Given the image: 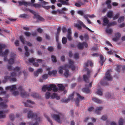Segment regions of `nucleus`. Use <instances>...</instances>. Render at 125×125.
I'll list each match as a JSON object with an SVG mask.
<instances>
[{
    "mask_svg": "<svg viewBox=\"0 0 125 125\" xmlns=\"http://www.w3.org/2000/svg\"><path fill=\"white\" fill-rule=\"evenodd\" d=\"M61 31V28L60 27H59L58 28L57 30V32L56 33V34L59 35V33Z\"/></svg>",
    "mask_w": 125,
    "mask_h": 125,
    "instance_id": "61",
    "label": "nucleus"
},
{
    "mask_svg": "<svg viewBox=\"0 0 125 125\" xmlns=\"http://www.w3.org/2000/svg\"><path fill=\"white\" fill-rule=\"evenodd\" d=\"M77 47L79 49H83V43L79 42L77 45Z\"/></svg>",
    "mask_w": 125,
    "mask_h": 125,
    "instance_id": "26",
    "label": "nucleus"
},
{
    "mask_svg": "<svg viewBox=\"0 0 125 125\" xmlns=\"http://www.w3.org/2000/svg\"><path fill=\"white\" fill-rule=\"evenodd\" d=\"M83 16V17L86 20L88 19V17H89V14H84Z\"/></svg>",
    "mask_w": 125,
    "mask_h": 125,
    "instance_id": "60",
    "label": "nucleus"
},
{
    "mask_svg": "<svg viewBox=\"0 0 125 125\" xmlns=\"http://www.w3.org/2000/svg\"><path fill=\"white\" fill-rule=\"evenodd\" d=\"M103 24L104 26L107 25V26L108 24L109 23V21L107 17H105L103 18Z\"/></svg>",
    "mask_w": 125,
    "mask_h": 125,
    "instance_id": "14",
    "label": "nucleus"
},
{
    "mask_svg": "<svg viewBox=\"0 0 125 125\" xmlns=\"http://www.w3.org/2000/svg\"><path fill=\"white\" fill-rule=\"evenodd\" d=\"M79 23L80 24L82 25L83 26V27L85 28L86 29L88 30L89 31H91V30H90V29L88 28V27H87L82 22L80 21L79 22Z\"/></svg>",
    "mask_w": 125,
    "mask_h": 125,
    "instance_id": "33",
    "label": "nucleus"
},
{
    "mask_svg": "<svg viewBox=\"0 0 125 125\" xmlns=\"http://www.w3.org/2000/svg\"><path fill=\"white\" fill-rule=\"evenodd\" d=\"M124 16L120 18L118 20V21L119 22H121L124 21Z\"/></svg>",
    "mask_w": 125,
    "mask_h": 125,
    "instance_id": "46",
    "label": "nucleus"
},
{
    "mask_svg": "<svg viewBox=\"0 0 125 125\" xmlns=\"http://www.w3.org/2000/svg\"><path fill=\"white\" fill-rule=\"evenodd\" d=\"M69 64H65V65L66 67H68L69 68H71L72 70L73 71L75 69V67L74 65V62L71 60L69 61Z\"/></svg>",
    "mask_w": 125,
    "mask_h": 125,
    "instance_id": "5",
    "label": "nucleus"
},
{
    "mask_svg": "<svg viewBox=\"0 0 125 125\" xmlns=\"http://www.w3.org/2000/svg\"><path fill=\"white\" fill-rule=\"evenodd\" d=\"M65 67L63 66H61L59 67V73L60 74H62L63 73V70H65Z\"/></svg>",
    "mask_w": 125,
    "mask_h": 125,
    "instance_id": "19",
    "label": "nucleus"
},
{
    "mask_svg": "<svg viewBox=\"0 0 125 125\" xmlns=\"http://www.w3.org/2000/svg\"><path fill=\"white\" fill-rule=\"evenodd\" d=\"M31 96L34 98H37L39 97L38 94L35 92H32L31 93Z\"/></svg>",
    "mask_w": 125,
    "mask_h": 125,
    "instance_id": "28",
    "label": "nucleus"
},
{
    "mask_svg": "<svg viewBox=\"0 0 125 125\" xmlns=\"http://www.w3.org/2000/svg\"><path fill=\"white\" fill-rule=\"evenodd\" d=\"M77 97L75 103L76 105L77 106H79V103L80 101H82L84 99V97L81 96L80 94L78 93H77Z\"/></svg>",
    "mask_w": 125,
    "mask_h": 125,
    "instance_id": "7",
    "label": "nucleus"
},
{
    "mask_svg": "<svg viewBox=\"0 0 125 125\" xmlns=\"http://www.w3.org/2000/svg\"><path fill=\"white\" fill-rule=\"evenodd\" d=\"M83 5V3L81 2H80L79 3H75V5L78 7H80L81 5Z\"/></svg>",
    "mask_w": 125,
    "mask_h": 125,
    "instance_id": "43",
    "label": "nucleus"
},
{
    "mask_svg": "<svg viewBox=\"0 0 125 125\" xmlns=\"http://www.w3.org/2000/svg\"><path fill=\"white\" fill-rule=\"evenodd\" d=\"M105 31L106 33L111 34L112 33L113 30L111 29H106Z\"/></svg>",
    "mask_w": 125,
    "mask_h": 125,
    "instance_id": "29",
    "label": "nucleus"
},
{
    "mask_svg": "<svg viewBox=\"0 0 125 125\" xmlns=\"http://www.w3.org/2000/svg\"><path fill=\"white\" fill-rule=\"evenodd\" d=\"M10 118L11 120L12 121H13L14 119V115L13 114H11L10 115Z\"/></svg>",
    "mask_w": 125,
    "mask_h": 125,
    "instance_id": "53",
    "label": "nucleus"
},
{
    "mask_svg": "<svg viewBox=\"0 0 125 125\" xmlns=\"http://www.w3.org/2000/svg\"><path fill=\"white\" fill-rule=\"evenodd\" d=\"M50 93L49 92H47L45 94V97L47 99H49L50 97Z\"/></svg>",
    "mask_w": 125,
    "mask_h": 125,
    "instance_id": "45",
    "label": "nucleus"
},
{
    "mask_svg": "<svg viewBox=\"0 0 125 125\" xmlns=\"http://www.w3.org/2000/svg\"><path fill=\"white\" fill-rule=\"evenodd\" d=\"M51 58L52 61L53 62H57V60L55 56L53 55H51Z\"/></svg>",
    "mask_w": 125,
    "mask_h": 125,
    "instance_id": "30",
    "label": "nucleus"
},
{
    "mask_svg": "<svg viewBox=\"0 0 125 125\" xmlns=\"http://www.w3.org/2000/svg\"><path fill=\"white\" fill-rule=\"evenodd\" d=\"M20 70V68L19 67L17 66L13 68V70L16 72H19Z\"/></svg>",
    "mask_w": 125,
    "mask_h": 125,
    "instance_id": "52",
    "label": "nucleus"
},
{
    "mask_svg": "<svg viewBox=\"0 0 125 125\" xmlns=\"http://www.w3.org/2000/svg\"><path fill=\"white\" fill-rule=\"evenodd\" d=\"M10 76H6L4 77V79L2 81V82L3 83H5L7 80H9V79H10Z\"/></svg>",
    "mask_w": 125,
    "mask_h": 125,
    "instance_id": "32",
    "label": "nucleus"
},
{
    "mask_svg": "<svg viewBox=\"0 0 125 125\" xmlns=\"http://www.w3.org/2000/svg\"><path fill=\"white\" fill-rule=\"evenodd\" d=\"M65 70V72L64 73V76L67 78L68 77L69 75V70L68 69H66Z\"/></svg>",
    "mask_w": 125,
    "mask_h": 125,
    "instance_id": "27",
    "label": "nucleus"
},
{
    "mask_svg": "<svg viewBox=\"0 0 125 125\" xmlns=\"http://www.w3.org/2000/svg\"><path fill=\"white\" fill-rule=\"evenodd\" d=\"M35 59L34 58H30L29 60V61L30 62H35Z\"/></svg>",
    "mask_w": 125,
    "mask_h": 125,
    "instance_id": "54",
    "label": "nucleus"
},
{
    "mask_svg": "<svg viewBox=\"0 0 125 125\" xmlns=\"http://www.w3.org/2000/svg\"><path fill=\"white\" fill-rule=\"evenodd\" d=\"M67 37L69 41H71L72 40V39L71 35L68 34L67 35Z\"/></svg>",
    "mask_w": 125,
    "mask_h": 125,
    "instance_id": "62",
    "label": "nucleus"
},
{
    "mask_svg": "<svg viewBox=\"0 0 125 125\" xmlns=\"http://www.w3.org/2000/svg\"><path fill=\"white\" fill-rule=\"evenodd\" d=\"M18 90L20 92L21 95L22 97H25L29 95V94L26 92L21 86L19 87Z\"/></svg>",
    "mask_w": 125,
    "mask_h": 125,
    "instance_id": "4",
    "label": "nucleus"
},
{
    "mask_svg": "<svg viewBox=\"0 0 125 125\" xmlns=\"http://www.w3.org/2000/svg\"><path fill=\"white\" fill-rule=\"evenodd\" d=\"M103 90L101 89H98L97 91L96 92L97 94L101 96L102 95Z\"/></svg>",
    "mask_w": 125,
    "mask_h": 125,
    "instance_id": "36",
    "label": "nucleus"
},
{
    "mask_svg": "<svg viewBox=\"0 0 125 125\" xmlns=\"http://www.w3.org/2000/svg\"><path fill=\"white\" fill-rule=\"evenodd\" d=\"M48 50L50 52H52L54 50V49L52 46H49L48 48Z\"/></svg>",
    "mask_w": 125,
    "mask_h": 125,
    "instance_id": "51",
    "label": "nucleus"
},
{
    "mask_svg": "<svg viewBox=\"0 0 125 125\" xmlns=\"http://www.w3.org/2000/svg\"><path fill=\"white\" fill-rule=\"evenodd\" d=\"M28 118H31L36 120V122L38 123L41 121L42 118L40 117H38L37 113H33L31 111H30L28 114Z\"/></svg>",
    "mask_w": 125,
    "mask_h": 125,
    "instance_id": "2",
    "label": "nucleus"
},
{
    "mask_svg": "<svg viewBox=\"0 0 125 125\" xmlns=\"http://www.w3.org/2000/svg\"><path fill=\"white\" fill-rule=\"evenodd\" d=\"M7 107V105L6 103H5L3 102L0 103V107H1L3 108H6Z\"/></svg>",
    "mask_w": 125,
    "mask_h": 125,
    "instance_id": "34",
    "label": "nucleus"
},
{
    "mask_svg": "<svg viewBox=\"0 0 125 125\" xmlns=\"http://www.w3.org/2000/svg\"><path fill=\"white\" fill-rule=\"evenodd\" d=\"M34 16L35 18L37 19L39 21H43L44 20V19L42 17L37 14H34Z\"/></svg>",
    "mask_w": 125,
    "mask_h": 125,
    "instance_id": "16",
    "label": "nucleus"
},
{
    "mask_svg": "<svg viewBox=\"0 0 125 125\" xmlns=\"http://www.w3.org/2000/svg\"><path fill=\"white\" fill-rule=\"evenodd\" d=\"M68 10L67 9L64 7L62 8L61 10H59V9L57 10V11H58V12L60 14H65V13L64 12L65 11H67Z\"/></svg>",
    "mask_w": 125,
    "mask_h": 125,
    "instance_id": "13",
    "label": "nucleus"
},
{
    "mask_svg": "<svg viewBox=\"0 0 125 125\" xmlns=\"http://www.w3.org/2000/svg\"><path fill=\"white\" fill-rule=\"evenodd\" d=\"M14 60L13 58H10V59L8 61L9 64H13L14 62Z\"/></svg>",
    "mask_w": 125,
    "mask_h": 125,
    "instance_id": "35",
    "label": "nucleus"
},
{
    "mask_svg": "<svg viewBox=\"0 0 125 125\" xmlns=\"http://www.w3.org/2000/svg\"><path fill=\"white\" fill-rule=\"evenodd\" d=\"M113 15V13L112 11H110L107 14V17L109 18H111Z\"/></svg>",
    "mask_w": 125,
    "mask_h": 125,
    "instance_id": "44",
    "label": "nucleus"
},
{
    "mask_svg": "<svg viewBox=\"0 0 125 125\" xmlns=\"http://www.w3.org/2000/svg\"><path fill=\"white\" fill-rule=\"evenodd\" d=\"M13 68L12 66L11 65H9L8 67V69L9 71H10L12 70H13Z\"/></svg>",
    "mask_w": 125,
    "mask_h": 125,
    "instance_id": "57",
    "label": "nucleus"
},
{
    "mask_svg": "<svg viewBox=\"0 0 125 125\" xmlns=\"http://www.w3.org/2000/svg\"><path fill=\"white\" fill-rule=\"evenodd\" d=\"M84 70L87 71V74H84L83 76V78L84 81L86 83H89V78L91 76L90 73L91 72V70H89L87 67L89 65H90L91 67H92L93 65V63L90 60H88L86 62L84 63Z\"/></svg>",
    "mask_w": 125,
    "mask_h": 125,
    "instance_id": "1",
    "label": "nucleus"
},
{
    "mask_svg": "<svg viewBox=\"0 0 125 125\" xmlns=\"http://www.w3.org/2000/svg\"><path fill=\"white\" fill-rule=\"evenodd\" d=\"M80 21L82 22L81 21H78V23L76 24L75 25V27L77 28L79 30H81L82 28V26H83L82 25L80 24L79 23V22Z\"/></svg>",
    "mask_w": 125,
    "mask_h": 125,
    "instance_id": "20",
    "label": "nucleus"
},
{
    "mask_svg": "<svg viewBox=\"0 0 125 125\" xmlns=\"http://www.w3.org/2000/svg\"><path fill=\"white\" fill-rule=\"evenodd\" d=\"M42 77L44 79H46L48 77V74H47L43 75Z\"/></svg>",
    "mask_w": 125,
    "mask_h": 125,
    "instance_id": "56",
    "label": "nucleus"
},
{
    "mask_svg": "<svg viewBox=\"0 0 125 125\" xmlns=\"http://www.w3.org/2000/svg\"><path fill=\"white\" fill-rule=\"evenodd\" d=\"M57 94L55 93H53L51 95V97L52 98L54 99L56 97Z\"/></svg>",
    "mask_w": 125,
    "mask_h": 125,
    "instance_id": "58",
    "label": "nucleus"
},
{
    "mask_svg": "<svg viewBox=\"0 0 125 125\" xmlns=\"http://www.w3.org/2000/svg\"><path fill=\"white\" fill-rule=\"evenodd\" d=\"M92 100L94 102L98 104H100L102 102V101L101 100L96 98H93Z\"/></svg>",
    "mask_w": 125,
    "mask_h": 125,
    "instance_id": "23",
    "label": "nucleus"
},
{
    "mask_svg": "<svg viewBox=\"0 0 125 125\" xmlns=\"http://www.w3.org/2000/svg\"><path fill=\"white\" fill-rule=\"evenodd\" d=\"M115 38H113L112 40L114 41H116L117 40H119L121 36L120 33L119 32H117L115 34Z\"/></svg>",
    "mask_w": 125,
    "mask_h": 125,
    "instance_id": "12",
    "label": "nucleus"
},
{
    "mask_svg": "<svg viewBox=\"0 0 125 125\" xmlns=\"http://www.w3.org/2000/svg\"><path fill=\"white\" fill-rule=\"evenodd\" d=\"M52 117L58 123H60L61 121L60 120V117L59 115H53L52 116Z\"/></svg>",
    "mask_w": 125,
    "mask_h": 125,
    "instance_id": "11",
    "label": "nucleus"
},
{
    "mask_svg": "<svg viewBox=\"0 0 125 125\" xmlns=\"http://www.w3.org/2000/svg\"><path fill=\"white\" fill-rule=\"evenodd\" d=\"M69 0H58V1L62 3V5H69V3L68 2Z\"/></svg>",
    "mask_w": 125,
    "mask_h": 125,
    "instance_id": "15",
    "label": "nucleus"
},
{
    "mask_svg": "<svg viewBox=\"0 0 125 125\" xmlns=\"http://www.w3.org/2000/svg\"><path fill=\"white\" fill-rule=\"evenodd\" d=\"M44 116L47 119L48 121L50 122L51 125H53L52 121V120L50 119V118H49L46 115L44 114Z\"/></svg>",
    "mask_w": 125,
    "mask_h": 125,
    "instance_id": "37",
    "label": "nucleus"
},
{
    "mask_svg": "<svg viewBox=\"0 0 125 125\" xmlns=\"http://www.w3.org/2000/svg\"><path fill=\"white\" fill-rule=\"evenodd\" d=\"M83 91L87 94H88L90 93V90L89 88L86 87L83 88L82 89Z\"/></svg>",
    "mask_w": 125,
    "mask_h": 125,
    "instance_id": "21",
    "label": "nucleus"
},
{
    "mask_svg": "<svg viewBox=\"0 0 125 125\" xmlns=\"http://www.w3.org/2000/svg\"><path fill=\"white\" fill-rule=\"evenodd\" d=\"M42 90L44 92L46 91V90L49 91H51L52 90L53 91L56 92L58 91V89L56 87L55 85L51 84L49 86H47V85H44L42 88Z\"/></svg>",
    "mask_w": 125,
    "mask_h": 125,
    "instance_id": "3",
    "label": "nucleus"
},
{
    "mask_svg": "<svg viewBox=\"0 0 125 125\" xmlns=\"http://www.w3.org/2000/svg\"><path fill=\"white\" fill-rule=\"evenodd\" d=\"M111 95L110 93L108 92H107L106 93L105 96L107 98H110Z\"/></svg>",
    "mask_w": 125,
    "mask_h": 125,
    "instance_id": "48",
    "label": "nucleus"
},
{
    "mask_svg": "<svg viewBox=\"0 0 125 125\" xmlns=\"http://www.w3.org/2000/svg\"><path fill=\"white\" fill-rule=\"evenodd\" d=\"M28 124L29 125H39V123L36 122L33 124H32L31 122H29L28 123Z\"/></svg>",
    "mask_w": 125,
    "mask_h": 125,
    "instance_id": "64",
    "label": "nucleus"
},
{
    "mask_svg": "<svg viewBox=\"0 0 125 125\" xmlns=\"http://www.w3.org/2000/svg\"><path fill=\"white\" fill-rule=\"evenodd\" d=\"M103 109V107H97L95 111V113L98 115L100 114V111Z\"/></svg>",
    "mask_w": 125,
    "mask_h": 125,
    "instance_id": "18",
    "label": "nucleus"
},
{
    "mask_svg": "<svg viewBox=\"0 0 125 125\" xmlns=\"http://www.w3.org/2000/svg\"><path fill=\"white\" fill-rule=\"evenodd\" d=\"M123 119L122 118H120L119 122V125H123Z\"/></svg>",
    "mask_w": 125,
    "mask_h": 125,
    "instance_id": "49",
    "label": "nucleus"
},
{
    "mask_svg": "<svg viewBox=\"0 0 125 125\" xmlns=\"http://www.w3.org/2000/svg\"><path fill=\"white\" fill-rule=\"evenodd\" d=\"M111 70H108L107 71L104 76V78L105 80L110 81H111L112 80V77L110 73V71L111 72Z\"/></svg>",
    "mask_w": 125,
    "mask_h": 125,
    "instance_id": "6",
    "label": "nucleus"
},
{
    "mask_svg": "<svg viewBox=\"0 0 125 125\" xmlns=\"http://www.w3.org/2000/svg\"><path fill=\"white\" fill-rule=\"evenodd\" d=\"M58 86L59 87V90H60L63 91L65 89V87L62 84H58Z\"/></svg>",
    "mask_w": 125,
    "mask_h": 125,
    "instance_id": "22",
    "label": "nucleus"
},
{
    "mask_svg": "<svg viewBox=\"0 0 125 125\" xmlns=\"http://www.w3.org/2000/svg\"><path fill=\"white\" fill-rule=\"evenodd\" d=\"M31 6H32L34 7L36 9H38L39 8H40L42 6L40 4H32V5L31 4Z\"/></svg>",
    "mask_w": 125,
    "mask_h": 125,
    "instance_id": "24",
    "label": "nucleus"
},
{
    "mask_svg": "<svg viewBox=\"0 0 125 125\" xmlns=\"http://www.w3.org/2000/svg\"><path fill=\"white\" fill-rule=\"evenodd\" d=\"M74 96V93H73L69 96L68 99L70 100L73 99Z\"/></svg>",
    "mask_w": 125,
    "mask_h": 125,
    "instance_id": "50",
    "label": "nucleus"
},
{
    "mask_svg": "<svg viewBox=\"0 0 125 125\" xmlns=\"http://www.w3.org/2000/svg\"><path fill=\"white\" fill-rule=\"evenodd\" d=\"M4 113L3 111H0V119L5 118L6 116L3 115Z\"/></svg>",
    "mask_w": 125,
    "mask_h": 125,
    "instance_id": "38",
    "label": "nucleus"
},
{
    "mask_svg": "<svg viewBox=\"0 0 125 125\" xmlns=\"http://www.w3.org/2000/svg\"><path fill=\"white\" fill-rule=\"evenodd\" d=\"M10 86V91H12V90H14L16 89V85H12Z\"/></svg>",
    "mask_w": 125,
    "mask_h": 125,
    "instance_id": "47",
    "label": "nucleus"
},
{
    "mask_svg": "<svg viewBox=\"0 0 125 125\" xmlns=\"http://www.w3.org/2000/svg\"><path fill=\"white\" fill-rule=\"evenodd\" d=\"M28 15L26 14H20L19 16V17L21 18H27V17Z\"/></svg>",
    "mask_w": 125,
    "mask_h": 125,
    "instance_id": "42",
    "label": "nucleus"
},
{
    "mask_svg": "<svg viewBox=\"0 0 125 125\" xmlns=\"http://www.w3.org/2000/svg\"><path fill=\"white\" fill-rule=\"evenodd\" d=\"M9 52V50L8 49H6L5 52H2L1 53V55L2 57H4V60L5 61H7V55Z\"/></svg>",
    "mask_w": 125,
    "mask_h": 125,
    "instance_id": "9",
    "label": "nucleus"
},
{
    "mask_svg": "<svg viewBox=\"0 0 125 125\" xmlns=\"http://www.w3.org/2000/svg\"><path fill=\"white\" fill-rule=\"evenodd\" d=\"M6 47V46L4 44H0V54L1 55V53L2 52V49Z\"/></svg>",
    "mask_w": 125,
    "mask_h": 125,
    "instance_id": "25",
    "label": "nucleus"
},
{
    "mask_svg": "<svg viewBox=\"0 0 125 125\" xmlns=\"http://www.w3.org/2000/svg\"><path fill=\"white\" fill-rule=\"evenodd\" d=\"M79 57V54L78 53H75L74 55V58L75 59H78Z\"/></svg>",
    "mask_w": 125,
    "mask_h": 125,
    "instance_id": "59",
    "label": "nucleus"
},
{
    "mask_svg": "<svg viewBox=\"0 0 125 125\" xmlns=\"http://www.w3.org/2000/svg\"><path fill=\"white\" fill-rule=\"evenodd\" d=\"M24 34L27 36L29 37L31 34L29 32H24Z\"/></svg>",
    "mask_w": 125,
    "mask_h": 125,
    "instance_id": "55",
    "label": "nucleus"
},
{
    "mask_svg": "<svg viewBox=\"0 0 125 125\" xmlns=\"http://www.w3.org/2000/svg\"><path fill=\"white\" fill-rule=\"evenodd\" d=\"M18 2L19 3V5L21 6L22 5H24L26 6H27V5L29 6L31 5V3L30 2H27L22 1H18Z\"/></svg>",
    "mask_w": 125,
    "mask_h": 125,
    "instance_id": "10",
    "label": "nucleus"
},
{
    "mask_svg": "<svg viewBox=\"0 0 125 125\" xmlns=\"http://www.w3.org/2000/svg\"><path fill=\"white\" fill-rule=\"evenodd\" d=\"M121 69V66H117L116 69V70L118 72H119L120 71V70Z\"/></svg>",
    "mask_w": 125,
    "mask_h": 125,
    "instance_id": "63",
    "label": "nucleus"
},
{
    "mask_svg": "<svg viewBox=\"0 0 125 125\" xmlns=\"http://www.w3.org/2000/svg\"><path fill=\"white\" fill-rule=\"evenodd\" d=\"M20 41L22 42L23 44H25V42L24 40V38L22 36H20Z\"/></svg>",
    "mask_w": 125,
    "mask_h": 125,
    "instance_id": "41",
    "label": "nucleus"
},
{
    "mask_svg": "<svg viewBox=\"0 0 125 125\" xmlns=\"http://www.w3.org/2000/svg\"><path fill=\"white\" fill-rule=\"evenodd\" d=\"M57 73V71L56 70H53L52 71H49L48 72V74L50 75H52L53 76H55Z\"/></svg>",
    "mask_w": 125,
    "mask_h": 125,
    "instance_id": "17",
    "label": "nucleus"
},
{
    "mask_svg": "<svg viewBox=\"0 0 125 125\" xmlns=\"http://www.w3.org/2000/svg\"><path fill=\"white\" fill-rule=\"evenodd\" d=\"M67 42V39L65 37L62 38V42L63 44H66Z\"/></svg>",
    "mask_w": 125,
    "mask_h": 125,
    "instance_id": "40",
    "label": "nucleus"
},
{
    "mask_svg": "<svg viewBox=\"0 0 125 125\" xmlns=\"http://www.w3.org/2000/svg\"><path fill=\"white\" fill-rule=\"evenodd\" d=\"M116 23L115 21H113L109 23L108 24L107 27H109L110 26H114L116 25Z\"/></svg>",
    "mask_w": 125,
    "mask_h": 125,
    "instance_id": "39",
    "label": "nucleus"
},
{
    "mask_svg": "<svg viewBox=\"0 0 125 125\" xmlns=\"http://www.w3.org/2000/svg\"><path fill=\"white\" fill-rule=\"evenodd\" d=\"M10 76H6L4 77V79L2 81V82L3 83H5L7 80H9V79H10Z\"/></svg>",
    "mask_w": 125,
    "mask_h": 125,
    "instance_id": "31",
    "label": "nucleus"
},
{
    "mask_svg": "<svg viewBox=\"0 0 125 125\" xmlns=\"http://www.w3.org/2000/svg\"><path fill=\"white\" fill-rule=\"evenodd\" d=\"M23 103L26 107H30L31 108L33 107L32 105L34 104L33 101L30 100H27L26 102H23Z\"/></svg>",
    "mask_w": 125,
    "mask_h": 125,
    "instance_id": "8",
    "label": "nucleus"
}]
</instances>
